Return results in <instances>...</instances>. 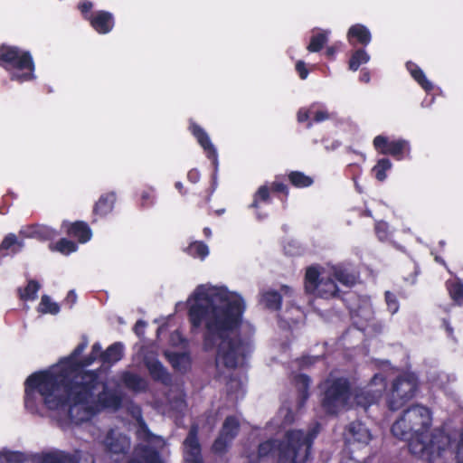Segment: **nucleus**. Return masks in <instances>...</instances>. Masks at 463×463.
I'll list each match as a JSON object with an SVG mask.
<instances>
[{"mask_svg": "<svg viewBox=\"0 0 463 463\" xmlns=\"http://www.w3.org/2000/svg\"><path fill=\"white\" fill-rule=\"evenodd\" d=\"M185 305L192 327L203 330V348L215 352L217 367H242L255 348V328L243 319L244 297L225 285L203 283L194 288Z\"/></svg>", "mask_w": 463, "mask_h": 463, "instance_id": "1", "label": "nucleus"}, {"mask_svg": "<svg viewBox=\"0 0 463 463\" xmlns=\"http://www.w3.org/2000/svg\"><path fill=\"white\" fill-rule=\"evenodd\" d=\"M432 416L424 406L414 405L392 424V433L407 439L411 454L426 463H448L451 458V439L440 431L430 432Z\"/></svg>", "mask_w": 463, "mask_h": 463, "instance_id": "2", "label": "nucleus"}, {"mask_svg": "<svg viewBox=\"0 0 463 463\" xmlns=\"http://www.w3.org/2000/svg\"><path fill=\"white\" fill-rule=\"evenodd\" d=\"M68 399L70 414L76 421L87 420L104 408L117 409L121 402L120 395L109 391L95 372L82 369H77L72 377Z\"/></svg>", "mask_w": 463, "mask_h": 463, "instance_id": "3", "label": "nucleus"}, {"mask_svg": "<svg viewBox=\"0 0 463 463\" xmlns=\"http://www.w3.org/2000/svg\"><path fill=\"white\" fill-rule=\"evenodd\" d=\"M24 385L25 409L32 414L49 416L58 425V363L31 373Z\"/></svg>", "mask_w": 463, "mask_h": 463, "instance_id": "4", "label": "nucleus"}, {"mask_svg": "<svg viewBox=\"0 0 463 463\" xmlns=\"http://www.w3.org/2000/svg\"><path fill=\"white\" fill-rule=\"evenodd\" d=\"M335 279L343 285L352 286L356 276L341 265L311 266L306 270L305 288L307 292L321 298L335 297L338 292Z\"/></svg>", "mask_w": 463, "mask_h": 463, "instance_id": "5", "label": "nucleus"}, {"mask_svg": "<svg viewBox=\"0 0 463 463\" xmlns=\"http://www.w3.org/2000/svg\"><path fill=\"white\" fill-rule=\"evenodd\" d=\"M0 67L9 72L13 81L24 83L36 78L32 53L15 45H0Z\"/></svg>", "mask_w": 463, "mask_h": 463, "instance_id": "6", "label": "nucleus"}, {"mask_svg": "<svg viewBox=\"0 0 463 463\" xmlns=\"http://www.w3.org/2000/svg\"><path fill=\"white\" fill-rule=\"evenodd\" d=\"M318 433L317 425L308 430H291L278 447V463H305L313 439Z\"/></svg>", "mask_w": 463, "mask_h": 463, "instance_id": "7", "label": "nucleus"}, {"mask_svg": "<svg viewBox=\"0 0 463 463\" xmlns=\"http://www.w3.org/2000/svg\"><path fill=\"white\" fill-rule=\"evenodd\" d=\"M324 398L322 404L330 413H335L349 404L351 394L347 381L344 378H328L322 386Z\"/></svg>", "mask_w": 463, "mask_h": 463, "instance_id": "8", "label": "nucleus"}, {"mask_svg": "<svg viewBox=\"0 0 463 463\" xmlns=\"http://www.w3.org/2000/svg\"><path fill=\"white\" fill-rule=\"evenodd\" d=\"M417 390V379L412 373H404L398 376L392 383L388 396L391 410L400 409L407 401L411 399Z\"/></svg>", "mask_w": 463, "mask_h": 463, "instance_id": "9", "label": "nucleus"}, {"mask_svg": "<svg viewBox=\"0 0 463 463\" xmlns=\"http://www.w3.org/2000/svg\"><path fill=\"white\" fill-rule=\"evenodd\" d=\"M374 148L383 155H391L402 159L404 152L410 151V144L405 139L390 141L388 137L379 135L373 141Z\"/></svg>", "mask_w": 463, "mask_h": 463, "instance_id": "10", "label": "nucleus"}, {"mask_svg": "<svg viewBox=\"0 0 463 463\" xmlns=\"http://www.w3.org/2000/svg\"><path fill=\"white\" fill-rule=\"evenodd\" d=\"M189 129L193 136L196 138L199 145L203 149L204 153L206 154V156L212 160L213 165L215 168H217L218 165V154L217 150L211 141V138L208 135V133L202 128L197 124L192 122L190 124Z\"/></svg>", "mask_w": 463, "mask_h": 463, "instance_id": "11", "label": "nucleus"}, {"mask_svg": "<svg viewBox=\"0 0 463 463\" xmlns=\"http://www.w3.org/2000/svg\"><path fill=\"white\" fill-rule=\"evenodd\" d=\"M384 389V377L381 373H376L364 392L365 396L364 394L356 396L357 403L364 407L368 406L381 397Z\"/></svg>", "mask_w": 463, "mask_h": 463, "instance_id": "12", "label": "nucleus"}, {"mask_svg": "<svg viewBox=\"0 0 463 463\" xmlns=\"http://www.w3.org/2000/svg\"><path fill=\"white\" fill-rule=\"evenodd\" d=\"M197 427H193L184 441V460L186 463H201V449L197 439Z\"/></svg>", "mask_w": 463, "mask_h": 463, "instance_id": "13", "label": "nucleus"}, {"mask_svg": "<svg viewBox=\"0 0 463 463\" xmlns=\"http://www.w3.org/2000/svg\"><path fill=\"white\" fill-rule=\"evenodd\" d=\"M345 437L349 444L367 445L372 439V434L368 428L360 421L352 422L347 427Z\"/></svg>", "mask_w": 463, "mask_h": 463, "instance_id": "14", "label": "nucleus"}, {"mask_svg": "<svg viewBox=\"0 0 463 463\" xmlns=\"http://www.w3.org/2000/svg\"><path fill=\"white\" fill-rule=\"evenodd\" d=\"M239 430L238 420L234 417H228L222 426L220 437L213 444V449L217 452L222 451L231 440L237 435Z\"/></svg>", "mask_w": 463, "mask_h": 463, "instance_id": "15", "label": "nucleus"}, {"mask_svg": "<svg viewBox=\"0 0 463 463\" xmlns=\"http://www.w3.org/2000/svg\"><path fill=\"white\" fill-rule=\"evenodd\" d=\"M62 229L70 237L77 239L80 243L88 242L92 237L90 228L84 222H63Z\"/></svg>", "mask_w": 463, "mask_h": 463, "instance_id": "16", "label": "nucleus"}, {"mask_svg": "<svg viewBox=\"0 0 463 463\" xmlns=\"http://www.w3.org/2000/svg\"><path fill=\"white\" fill-rule=\"evenodd\" d=\"M103 442L107 450L111 454L125 453L129 448L128 437L116 430L109 431Z\"/></svg>", "mask_w": 463, "mask_h": 463, "instance_id": "17", "label": "nucleus"}, {"mask_svg": "<svg viewBox=\"0 0 463 463\" xmlns=\"http://www.w3.org/2000/svg\"><path fill=\"white\" fill-rule=\"evenodd\" d=\"M93 29L101 34L109 33L114 27L113 14L107 11H98L88 17Z\"/></svg>", "mask_w": 463, "mask_h": 463, "instance_id": "18", "label": "nucleus"}, {"mask_svg": "<svg viewBox=\"0 0 463 463\" xmlns=\"http://www.w3.org/2000/svg\"><path fill=\"white\" fill-rule=\"evenodd\" d=\"M371 39L370 30L361 24L352 25L347 32V40L350 43H353V41L355 40L362 45H367L370 43Z\"/></svg>", "mask_w": 463, "mask_h": 463, "instance_id": "19", "label": "nucleus"}, {"mask_svg": "<svg viewBox=\"0 0 463 463\" xmlns=\"http://www.w3.org/2000/svg\"><path fill=\"white\" fill-rule=\"evenodd\" d=\"M24 248L23 241H19L14 233H8L0 244V257L14 255Z\"/></svg>", "mask_w": 463, "mask_h": 463, "instance_id": "20", "label": "nucleus"}, {"mask_svg": "<svg viewBox=\"0 0 463 463\" xmlns=\"http://www.w3.org/2000/svg\"><path fill=\"white\" fill-rule=\"evenodd\" d=\"M88 346V340L83 339L80 344L77 345L72 354L66 359L60 361V365L61 364H75L78 367H83L91 364L96 359H93V354L91 353L88 355L82 362L79 363L77 361V357L86 349Z\"/></svg>", "mask_w": 463, "mask_h": 463, "instance_id": "21", "label": "nucleus"}, {"mask_svg": "<svg viewBox=\"0 0 463 463\" xmlns=\"http://www.w3.org/2000/svg\"><path fill=\"white\" fill-rule=\"evenodd\" d=\"M116 196L113 193L105 194L99 197L94 205V214L104 217L113 210Z\"/></svg>", "mask_w": 463, "mask_h": 463, "instance_id": "22", "label": "nucleus"}, {"mask_svg": "<svg viewBox=\"0 0 463 463\" xmlns=\"http://www.w3.org/2000/svg\"><path fill=\"white\" fill-rule=\"evenodd\" d=\"M41 288L40 283L35 279H29L24 288H18L17 294L23 301H33L37 298V293Z\"/></svg>", "mask_w": 463, "mask_h": 463, "instance_id": "23", "label": "nucleus"}, {"mask_svg": "<svg viewBox=\"0 0 463 463\" xmlns=\"http://www.w3.org/2000/svg\"><path fill=\"white\" fill-rule=\"evenodd\" d=\"M406 66L411 77L423 90L430 91L433 89L432 83L427 79L421 69H420L416 64L412 62H408Z\"/></svg>", "mask_w": 463, "mask_h": 463, "instance_id": "24", "label": "nucleus"}, {"mask_svg": "<svg viewBox=\"0 0 463 463\" xmlns=\"http://www.w3.org/2000/svg\"><path fill=\"white\" fill-rule=\"evenodd\" d=\"M166 357L168 358L169 362L173 365L175 369L180 372L186 371L191 364V359L188 354L186 353H165Z\"/></svg>", "mask_w": 463, "mask_h": 463, "instance_id": "25", "label": "nucleus"}, {"mask_svg": "<svg viewBox=\"0 0 463 463\" xmlns=\"http://www.w3.org/2000/svg\"><path fill=\"white\" fill-rule=\"evenodd\" d=\"M260 303L268 309L278 310L281 306V296L275 290H267L261 294Z\"/></svg>", "mask_w": 463, "mask_h": 463, "instance_id": "26", "label": "nucleus"}, {"mask_svg": "<svg viewBox=\"0 0 463 463\" xmlns=\"http://www.w3.org/2000/svg\"><path fill=\"white\" fill-rule=\"evenodd\" d=\"M146 365L150 374L156 380L161 381L164 383H167L170 381L168 373L157 360L147 361Z\"/></svg>", "mask_w": 463, "mask_h": 463, "instance_id": "27", "label": "nucleus"}, {"mask_svg": "<svg viewBox=\"0 0 463 463\" xmlns=\"http://www.w3.org/2000/svg\"><path fill=\"white\" fill-rule=\"evenodd\" d=\"M122 381L127 387L134 391H142L146 387V382L137 374L126 373L122 376Z\"/></svg>", "mask_w": 463, "mask_h": 463, "instance_id": "28", "label": "nucleus"}, {"mask_svg": "<svg viewBox=\"0 0 463 463\" xmlns=\"http://www.w3.org/2000/svg\"><path fill=\"white\" fill-rule=\"evenodd\" d=\"M370 61V55L363 49L355 51L349 61V69L355 71L363 64L367 63Z\"/></svg>", "mask_w": 463, "mask_h": 463, "instance_id": "29", "label": "nucleus"}, {"mask_svg": "<svg viewBox=\"0 0 463 463\" xmlns=\"http://www.w3.org/2000/svg\"><path fill=\"white\" fill-rule=\"evenodd\" d=\"M330 31L325 30L312 36L307 50L310 52H317L320 51L324 44L327 42Z\"/></svg>", "mask_w": 463, "mask_h": 463, "instance_id": "30", "label": "nucleus"}, {"mask_svg": "<svg viewBox=\"0 0 463 463\" xmlns=\"http://www.w3.org/2000/svg\"><path fill=\"white\" fill-rule=\"evenodd\" d=\"M186 251L189 255L201 260H204L209 255L208 246L202 241H194L191 243Z\"/></svg>", "mask_w": 463, "mask_h": 463, "instance_id": "31", "label": "nucleus"}, {"mask_svg": "<svg viewBox=\"0 0 463 463\" xmlns=\"http://www.w3.org/2000/svg\"><path fill=\"white\" fill-rule=\"evenodd\" d=\"M122 356V345L120 344H114L110 345L103 354L102 358L104 362L113 364L120 360Z\"/></svg>", "mask_w": 463, "mask_h": 463, "instance_id": "32", "label": "nucleus"}, {"mask_svg": "<svg viewBox=\"0 0 463 463\" xmlns=\"http://www.w3.org/2000/svg\"><path fill=\"white\" fill-rule=\"evenodd\" d=\"M392 162L387 158L378 160L377 164L373 168L375 177L378 181H384L387 177L386 172L392 168Z\"/></svg>", "mask_w": 463, "mask_h": 463, "instance_id": "33", "label": "nucleus"}, {"mask_svg": "<svg viewBox=\"0 0 463 463\" xmlns=\"http://www.w3.org/2000/svg\"><path fill=\"white\" fill-rule=\"evenodd\" d=\"M288 178L292 184L297 187H307L312 184L313 180L311 177L304 175L301 172H292L289 174Z\"/></svg>", "mask_w": 463, "mask_h": 463, "instance_id": "34", "label": "nucleus"}, {"mask_svg": "<svg viewBox=\"0 0 463 463\" xmlns=\"http://www.w3.org/2000/svg\"><path fill=\"white\" fill-rule=\"evenodd\" d=\"M37 310L42 314H56L58 313V304L52 302L49 296L43 295L41 298Z\"/></svg>", "mask_w": 463, "mask_h": 463, "instance_id": "35", "label": "nucleus"}, {"mask_svg": "<svg viewBox=\"0 0 463 463\" xmlns=\"http://www.w3.org/2000/svg\"><path fill=\"white\" fill-rule=\"evenodd\" d=\"M130 463H163V460L158 456V453L151 449L144 451L142 460L139 458H133Z\"/></svg>", "mask_w": 463, "mask_h": 463, "instance_id": "36", "label": "nucleus"}, {"mask_svg": "<svg viewBox=\"0 0 463 463\" xmlns=\"http://www.w3.org/2000/svg\"><path fill=\"white\" fill-rule=\"evenodd\" d=\"M275 448V443L273 440H268L260 444L258 449V459L264 458L273 453Z\"/></svg>", "mask_w": 463, "mask_h": 463, "instance_id": "37", "label": "nucleus"}, {"mask_svg": "<svg viewBox=\"0 0 463 463\" xmlns=\"http://www.w3.org/2000/svg\"><path fill=\"white\" fill-rule=\"evenodd\" d=\"M55 236V231L46 225L39 224L38 225V232H37V240L40 241H48L52 240Z\"/></svg>", "mask_w": 463, "mask_h": 463, "instance_id": "38", "label": "nucleus"}, {"mask_svg": "<svg viewBox=\"0 0 463 463\" xmlns=\"http://www.w3.org/2000/svg\"><path fill=\"white\" fill-rule=\"evenodd\" d=\"M36 463H58V451L35 456Z\"/></svg>", "mask_w": 463, "mask_h": 463, "instance_id": "39", "label": "nucleus"}, {"mask_svg": "<svg viewBox=\"0 0 463 463\" xmlns=\"http://www.w3.org/2000/svg\"><path fill=\"white\" fill-rule=\"evenodd\" d=\"M38 225L39 224H31L23 226L19 231V235L23 238H37L38 232Z\"/></svg>", "mask_w": 463, "mask_h": 463, "instance_id": "40", "label": "nucleus"}, {"mask_svg": "<svg viewBox=\"0 0 463 463\" xmlns=\"http://www.w3.org/2000/svg\"><path fill=\"white\" fill-rule=\"evenodd\" d=\"M449 290L451 298L458 301L463 298V285L459 282H453L449 286Z\"/></svg>", "mask_w": 463, "mask_h": 463, "instance_id": "41", "label": "nucleus"}, {"mask_svg": "<svg viewBox=\"0 0 463 463\" xmlns=\"http://www.w3.org/2000/svg\"><path fill=\"white\" fill-rule=\"evenodd\" d=\"M78 250V246L66 239L60 240V253L70 254L75 252Z\"/></svg>", "mask_w": 463, "mask_h": 463, "instance_id": "42", "label": "nucleus"}, {"mask_svg": "<svg viewBox=\"0 0 463 463\" xmlns=\"http://www.w3.org/2000/svg\"><path fill=\"white\" fill-rule=\"evenodd\" d=\"M269 198V189L267 186H260L254 197L252 206L255 208L259 207L260 201H266Z\"/></svg>", "mask_w": 463, "mask_h": 463, "instance_id": "43", "label": "nucleus"}, {"mask_svg": "<svg viewBox=\"0 0 463 463\" xmlns=\"http://www.w3.org/2000/svg\"><path fill=\"white\" fill-rule=\"evenodd\" d=\"M60 463H90L87 459H82L80 455H68L60 453Z\"/></svg>", "mask_w": 463, "mask_h": 463, "instance_id": "44", "label": "nucleus"}, {"mask_svg": "<svg viewBox=\"0 0 463 463\" xmlns=\"http://www.w3.org/2000/svg\"><path fill=\"white\" fill-rule=\"evenodd\" d=\"M385 299H386V304H387V307H388L389 311L392 314H395L399 309V304L396 299V297L390 292H386Z\"/></svg>", "mask_w": 463, "mask_h": 463, "instance_id": "45", "label": "nucleus"}, {"mask_svg": "<svg viewBox=\"0 0 463 463\" xmlns=\"http://www.w3.org/2000/svg\"><path fill=\"white\" fill-rule=\"evenodd\" d=\"M388 224L383 222H378L375 226L376 234L381 241L388 238Z\"/></svg>", "mask_w": 463, "mask_h": 463, "instance_id": "46", "label": "nucleus"}, {"mask_svg": "<svg viewBox=\"0 0 463 463\" xmlns=\"http://www.w3.org/2000/svg\"><path fill=\"white\" fill-rule=\"evenodd\" d=\"M298 383L299 385H301V392H302V396L304 399H307V389L308 387V383H309V380L307 376L305 375H299L298 377Z\"/></svg>", "mask_w": 463, "mask_h": 463, "instance_id": "47", "label": "nucleus"}, {"mask_svg": "<svg viewBox=\"0 0 463 463\" xmlns=\"http://www.w3.org/2000/svg\"><path fill=\"white\" fill-rule=\"evenodd\" d=\"M92 7H93V4L90 1H84V2L80 3L79 5L80 10L81 11L82 14L84 15V17L87 20H88V17H90V15H91L90 14V11L92 9Z\"/></svg>", "mask_w": 463, "mask_h": 463, "instance_id": "48", "label": "nucleus"}, {"mask_svg": "<svg viewBox=\"0 0 463 463\" xmlns=\"http://www.w3.org/2000/svg\"><path fill=\"white\" fill-rule=\"evenodd\" d=\"M312 116L316 122H322L327 120L330 118L329 113L326 110H317L315 112L313 111Z\"/></svg>", "mask_w": 463, "mask_h": 463, "instance_id": "49", "label": "nucleus"}, {"mask_svg": "<svg viewBox=\"0 0 463 463\" xmlns=\"http://www.w3.org/2000/svg\"><path fill=\"white\" fill-rule=\"evenodd\" d=\"M296 70L298 72L300 78L305 80L308 75V71L306 68V64L302 61H298L296 64Z\"/></svg>", "mask_w": 463, "mask_h": 463, "instance_id": "50", "label": "nucleus"}, {"mask_svg": "<svg viewBox=\"0 0 463 463\" xmlns=\"http://www.w3.org/2000/svg\"><path fill=\"white\" fill-rule=\"evenodd\" d=\"M149 444L156 449H164L165 441L160 437L153 436L149 438Z\"/></svg>", "mask_w": 463, "mask_h": 463, "instance_id": "51", "label": "nucleus"}, {"mask_svg": "<svg viewBox=\"0 0 463 463\" xmlns=\"http://www.w3.org/2000/svg\"><path fill=\"white\" fill-rule=\"evenodd\" d=\"M313 111L306 109H301L298 112V122H305L308 119L309 116L312 115Z\"/></svg>", "mask_w": 463, "mask_h": 463, "instance_id": "52", "label": "nucleus"}, {"mask_svg": "<svg viewBox=\"0 0 463 463\" xmlns=\"http://www.w3.org/2000/svg\"><path fill=\"white\" fill-rule=\"evenodd\" d=\"M184 406V401L182 397H178L174 402L171 403V408L175 411H182Z\"/></svg>", "mask_w": 463, "mask_h": 463, "instance_id": "53", "label": "nucleus"}, {"mask_svg": "<svg viewBox=\"0 0 463 463\" xmlns=\"http://www.w3.org/2000/svg\"><path fill=\"white\" fill-rule=\"evenodd\" d=\"M77 299V296L74 291H70L67 298H65V303L71 307Z\"/></svg>", "mask_w": 463, "mask_h": 463, "instance_id": "54", "label": "nucleus"}, {"mask_svg": "<svg viewBox=\"0 0 463 463\" xmlns=\"http://www.w3.org/2000/svg\"><path fill=\"white\" fill-rule=\"evenodd\" d=\"M184 338L182 337L181 334L179 332H175L171 335V343L173 345H177V343H183Z\"/></svg>", "mask_w": 463, "mask_h": 463, "instance_id": "55", "label": "nucleus"}, {"mask_svg": "<svg viewBox=\"0 0 463 463\" xmlns=\"http://www.w3.org/2000/svg\"><path fill=\"white\" fill-rule=\"evenodd\" d=\"M91 353L93 354V359H97L101 354V345L99 343L94 344Z\"/></svg>", "mask_w": 463, "mask_h": 463, "instance_id": "56", "label": "nucleus"}, {"mask_svg": "<svg viewBox=\"0 0 463 463\" xmlns=\"http://www.w3.org/2000/svg\"><path fill=\"white\" fill-rule=\"evenodd\" d=\"M199 172L196 169H193L188 173V179L193 183H196L199 180Z\"/></svg>", "mask_w": 463, "mask_h": 463, "instance_id": "57", "label": "nucleus"}, {"mask_svg": "<svg viewBox=\"0 0 463 463\" xmlns=\"http://www.w3.org/2000/svg\"><path fill=\"white\" fill-rule=\"evenodd\" d=\"M146 324L143 321H137L135 326V331L137 335H140L143 332V329L145 328Z\"/></svg>", "mask_w": 463, "mask_h": 463, "instance_id": "58", "label": "nucleus"}, {"mask_svg": "<svg viewBox=\"0 0 463 463\" xmlns=\"http://www.w3.org/2000/svg\"><path fill=\"white\" fill-rule=\"evenodd\" d=\"M273 189L277 192H286L287 186L280 183H274L273 184Z\"/></svg>", "mask_w": 463, "mask_h": 463, "instance_id": "59", "label": "nucleus"}, {"mask_svg": "<svg viewBox=\"0 0 463 463\" xmlns=\"http://www.w3.org/2000/svg\"><path fill=\"white\" fill-rule=\"evenodd\" d=\"M361 80L367 83L370 81V74L368 71H363L361 75Z\"/></svg>", "mask_w": 463, "mask_h": 463, "instance_id": "60", "label": "nucleus"}, {"mask_svg": "<svg viewBox=\"0 0 463 463\" xmlns=\"http://www.w3.org/2000/svg\"><path fill=\"white\" fill-rule=\"evenodd\" d=\"M342 463H363V462L355 460L353 458H349L344 460Z\"/></svg>", "mask_w": 463, "mask_h": 463, "instance_id": "61", "label": "nucleus"}, {"mask_svg": "<svg viewBox=\"0 0 463 463\" xmlns=\"http://www.w3.org/2000/svg\"><path fill=\"white\" fill-rule=\"evenodd\" d=\"M50 248L52 250H58V242H52L50 244Z\"/></svg>", "mask_w": 463, "mask_h": 463, "instance_id": "62", "label": "nucleus"}, {"mask_svg": "<svg viewBox=\"0 0 463 463\" xmlns=\"http://www.w3.org/2000/svg\"><path fill=\"white\" fill-rule=\"evenodd\" d=\"M444 325H445V328H446V330H447L449 334H451V333H452V327H451V326H449L446 321L444 322Z\"/></svg>", "mask_w": 463, "mask_h": 463, "instance_id": "63", "label": "nucleus"}, {"mask_svg": "<svg viewBox=\"0 0 463 463\" xmlns=\"http://www.w3.org/2000/svg\"><path fill=\"white\" fill-rule=\"evenodd\" d=\"M281 290H282L285 294H288V293H289V292H290V288H289V287H288V286H283V287L281 288Z\"/></svg>", "mask_w": 463, "mask_h": 463, "instance_id": "64", "label": "nucleus"}]
</instances>
